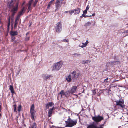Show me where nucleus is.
<instances>
[{
    "mask_svg": "<svg viewBox=\"0 0 128 128\" xmlns=\"http://www.w3.org/2000/svg\"><path fill=\"white\" fill-rule=\"evenodd\" d=\"M67 120L65 121L66 123V127H72L76 125L77 123V120H72L69 116Z\"/></svg>",
    "mask_w": 128,
    "mask_h": 128,
    "instance_id": "nucleus-1",
    "label": "nucleus"
},
{
    "mask_svg": "<svg viewBox=\"0 0 128 128\" xmlns=\"http://www.w3.org/2000/svg\"><path fill=\"white\" fill-rule=\"evenodd\" d=\"M63 64L62 62H59L54 64L53 66L52 67V70H53L58 71L61 68Z\"/></svg>",
    "mask_w": 128,
    "mask_h": 128,
    "instance_id": "nucleus-2",
    "label": "nucleus"
},
{
    "mask_svg": "<svg viewBox=\"0 0 128 128\" xmlns=\"http://www.w3.org/2000/svg\"><path fill=\"white\" fill-rule=\"evenodd\" d=\"M70 74L71 75L72 80L74 82L76 81L78 76H80V72L78 73L75 70L72 72Z\"/></svg>",
    "mask_w": 128,
    "mask_h": 128,
    "instance_id": "nucleus-3",
    "label": "nucleus"
},
{
    "mask_svg": "<svg viewBox=\"0 0 128 128\" xmlns=\"http://www.w3.org/2000/svg\"><path fill=\"white\" fill-rule=\"evenodd\" d=\"M18 8V3L16 2L15 4V6H13L11 9L10 12H12V17H14L15 14L17 12Z\"/></svg>",
    "mask_w": 128,
    "mask_h": 128,
    "instance_id": "nucleus-4",
    "label": "nucleus"
},
{
    "mask_svg": "<svg viewBox=\"0 0 128 128\" xmlns=\"http://www.w3.org/2000/svg\"><path fill=\"white\" fill-rule=\"evenodd\" d=\"M116 105L117 106L121 107L122 108H125V105L124 104V100L122 99V98H120L119 100L116 101Z\"/></svg>",
    "mask_w": 128,
    "mask_h": 128,
    "instance_id": "nucleus-5",
    "label": "nucleus"
},
{
    "mask_svg": "<svg viewBox=\"0 0 128 128\" xmlns=\"http://www.w3.org/2000/svg\"><path fill=\"white\" fill-rule=\"evenodd\" d=\"M54 28L56 32L60 33L62 30V24L61 22H58L55 26Z\"/></svg>",
    "mask_w": 128,
    "mask_h": 128,
    "instance_id": "nucleus-6",
    "label": "nucleus"
},
{
    "mask_svg": "<svg viewBox=\"0 0 128 128\" xmlns=\"http://www.w3.org/2000/svg\"><path fill=\"white\" fill-rule=\"evenodd\" d=\"M92 120L96 122H100L101 120L104 119L103 118L99 115L97 116H93L92 117Z\"/></svg>",
    "mask_w": 128,
    "mask_h": 128,
    "instance_id": "nucleus-7",
    "label": "nucleus"
},
{
    "mask_svg": "<svg viewBox=\"0 0 128 128\" xmlns=\"http://www.w3.org/2000/svg\"><path fill=\"white\" fill-rule=\"evenodd\" d=\"M78 86H73L71 88L70 90V93L71 94H72L76 92V90Z\"/></svg>",
    "mask_w": 128,
    "mask_h": 128,
    "instance_id": "nucleus-8",
    "label": "nucleus"
},
{
    "mask_svg": "<svg viewBox=\"0 0 128 128\" xmlns=\"http://www.w3.org/2000/svg\"><path fill=\"white\" fill-rule=\"evenodd\" d=\"M52 76L51 75L46 74H43L42 75V77L44 79L47 80L48 79H50V78L52 77Z\"/></svg>",
    "mask_w": 128,
    "mask_h": 128,
    "instance_id": "nucleus-9",
    "label": "nucleus"
},
{
    "mask_svg": "<svg viewBox=\"0 0 128 128\" xmlns=\"http://www.w3.org/2000/svg\"><path fill=\"white\" fill-rule=\"evenodd\" d=\"M62 4H65V2H64L62 3V2H61L60 3L56 4V10H58L59 8L61 7V5Z\"/></svg>",
    "mask_w": 128,
    "mask_h": 128,
    "instance_id": "nucleus-10",
    "label": "nucleus"
},
{
    "mask_svg": "<svg viewBox=\"0 0 128 128\" xmlns=\"http://www.w3.org/2000/svg\"><path fill=\"white\" fill-rule=\"evenodd\" d=\"M36 111L34 112H30V117L31 118L32 120H35L34 117H36V115L35 114Z\"/></svg>",
    "mask_w": 128,
    "mask_h": 128,
    "instance_id": "nucleus-11",
    "label": "nucleus"
},
{
    "mask_svg": "<svg viewBox=\"0 0 128 128\" xmlns=\"http://www.w3.org/2000/svg\"><path fill=\"white\" fill-rule=\"evenodd\" d=\"M25 11V10L24 9V7L18 13V14L20 16L23 14Z\"/></svg>",
    "mask_w": 128,
    "mask_h": 128,
    "instance_id": "nucleus-12",
    "label": "nucleus"
},
{
    "mask_svg": "<svg viewBox=\"0 0 128 128\" xmlns=\"http://www.w3.org/2000/svg\"><path fill=\"white\" fill-rule=\"evenodd\" d=\"M54 107L52 108H50V110H49L48 114V117H50L51 116L52 114V111Z\"/></svg>",
    "mask_w": 128,
    "mask_h": 128,
    "instance_id": "nucleus-13",
    "label": "nucleus"
},
{
    "mask_svg": "<svg viewBox=\"0 0 128 128\" xmlns=\"http://www.w3.org/2000/svg\"><path fill=\"white\" fill-rule=\"evenodd\" d=\"M54 105L53 102H49L48 103L46 104V108H48L49 106H52V105Z\"/></svg>",
    "mask_w": 128,
    "mask_h": 128,
    "instance_id": "nucleus-14",
    "label": "nucleus"
},
{
    "mask_svg": "<svg viewBox=\"0 0 128 128\" xmlns=\"http://www.w3.org/2000/svg\"><path fill=\"white\" fill-rule=\"evenodd\" d=\"M72 80L71 75L70 74L66 78V80L68 82H71Z\"/></svg>",
    "mask_w": 128,
    "mask_h": 128,
    "instance_id": "nucleus-15",
    "label": "nucleus"
},
{
    "mask_svg": "<svg viewBox=\"0 0 128 128\" xmlns=\"http://www.w3.org/2000/svg\"><path fill=\"white\" fill-rule=\"evenodd\" d=\"M80 10V8H77L76 9H74V14H79Z\"/></svg>",
    "mask_w": 128,
    "mask_h": 128,
    "instance_id": "nucleus-16",
    "label": "nucleus"
},
{
    "mask_svg": "<svg viewBox=\"0 0 128 128\" xmlns=\"http://www.w3.org/2000/svg\"><path fill=\"white\" fill-rule=\"evenodd\" d=\"M14 2V0H12L10 2V3L8 5V8H11V7L13 6L14 4L13 2Z\"/></svg>",
    "mask_w": 128,
    "mask_h": 128,
    "instance_id": "nucleus-17",
    "label": "nucleus"
},
{
    "mask_svg": "<svg viewBox=\"0 0 128 128\" xmlns=\"http://www.w3.org/2000/svg\"><path fill=\"white\" fill-rule=\"evenodd\" d=\"M70 92L69 91H67L64 92V95L66 97H68L70 96Z\"/></svg>",
    "mask_w": 128,
    "mask_h": 128,
    "instance_id": "nucleus-18",
    "label": "nucleus"
},
{
    "mask_svg": "<svg viewBox=\"0 0 128 128\" xmlns=\"http://www.w3.org/2000/svg\"><path fill=\"white\" fill-rule=\"evenodd\" d=\"M9 89L10 90L11 93L12 94L15 93L14 89L13 88V86H12L11 85H10V86Z\"/></svg>",
    "mask_w": 128,
    "mask_h": 128,
    "instance_id": "nucleus-19",
    "label": "nucleus"
},
{
    "mask_svg": "<svg viewBox=\"0 0 128 128\" xmlns=\"http://www.w3.org/2000/svg\"><path fill=\"white\" fill-rule=\"evenodd\" d=\"M10 34L12 36H16L18 34V32L17 31H11L10 32Z\"/></svg>",
    "mask_w": 128,
    "mask_h": 128,
    "instance_id": "nucleus-20",
    "label": "nucleus"
},
{
    "mask_svg": "<svg viewBox=\"0 0 128 128\" xmlns=\"http://www.w3.org/2000/svg\"><path fill=\"white\" fill-rule=\"evenodd\" d=\"M37 124L36 123L34 122L30 126L29 128H36Z\"/></svg>",
    "mask_w": 128,
    "mask_h": 128,
    "instance_id": "nucleus-21",
    "label": "nucleus"
},
{
    "mask_svg": "<svg viewBox=\"0 0 128 128\" xmlns=\"http://www.w3.org/2000/svg\"><path fill=\"white\" fill-rule=\"evenodd\" d=\"M88 43V41L87 40L86 41V42H85V43H82V44H83V45L80 46L82 48H83L84 47H85L87 44Z\"/></svg>",
    "mask_w": 128,
    "mask_h": 128,
    "instance_id": "nucleus-22",
    "label": "nucleus"
},
{
    "mask_svg": "<svg viewBox=\"0 0 128 128\" xmlns=\"http://www.w3.org/2000/svg\"><path fill=\"white\" fill-rule=\"evenodd\" d=\"M91 61L90 60H82V63L83 64H87L88 63H90Z\"/></svg>",
    "mask_w": 128,
    "mask_h": 128,
    "instance_id": "nucleus-23",
    "label": "nucleus"
},
{
    "mask_svg": "<svg viewBox=\"0 0 128 128\" xmlns=\"http://www.w3.org/2000/svg\"><path fill=\"white\" fill-rule=\"evenodd\" d=\"M92 126L90 127V128H104L102 126H100L99 127H97L96 126L93 124H92Z\"/></svg>",
    "mask_w": 128,
    "mask_h": 128,
    "instance_id": "nucleus-24",
    "label": "nucleus"
},
{
    "mask_svg": "<svg viewBox=\"0 0 128 128\" xmlns=\"http://www.w3.org/2000/svg\"><path fill=\"white\" fill-rule=\"evenodd\" d=\"M34 104H32L31 106V108H30V112H34L36 111L35 110H34Z\"/></svg>",
    "mask_w": 128,
    "mask_h": 128,
    "instance_id": "nucleus-25",
    "label": "nucleus"
},
{
    "mask_svg": "<svg viewBox=\"0 0 128 128\" xmlns=\"http://www.w3.org/2000/svg\"><path fill=\"white\" fill-rule=\"evenodd\" d=\"M64 90H62L58 94V95H61V96L62 98V96L63 95H64Z\"/></svg>",
    "mask_w": 128,
    "mask_h": 128,
    "instance_id": "nucleus-26",
    "label": "nucleus"
},
{
    "mask_svg": "<svg viewBox=\"0 0 128 128\" xmlns=\"http://www.w3.org/2000/svg\"><path fill=\"white\" fill-rule=\"evenodd\" d=\"M54 0H52L51 1H50V2H49V3L48 5V7H47L48 8H49L50 7L51 5L52 4L53 2L54 1Z\"/></svg>",
    "mask_w": 128,
    "mask_h": 128,
    "instance_id": "nucleus-27",
    "label": "nucleus"
},
{
    "mask_svg": "<svg viewBox=\"0 0 128 128\" xmlns=\"http://www.w3.org/2000/svg\"><path fill=\"white\" fill-rule=\"evenodd\" d=\"M38 0H35L33 4V6L34 7L37 4Z\"/></svg>",
    "mask_w": 128,
    "mask_h": 128,
    "instance_id": "nucleus-28",
    "label": "nucleus"
},
{
    "mask_svg": "<svg viewBox=\"0 0 128 128\" xmlns=\"http://www.w3.org/2000/svg\"><path fill=\"white\" fill-rule=\"evenodd\" d=\"M91 24V23L90 22H88L87 23L85 24V26L86 27L90 26Z\"/></svg>",
    "mask_w": 128,
    "mask_h": 128,
    "instance_id": "nucleus-29",
    "label": "nucleus"
},
{
    "mask_svg": "<svg viewBox=\"0 0 128 128\" xmlns=\"http://www.w3.org/2000/svg\"><path fill=\"white\" fill-rule=\"evenodd\" d=\"M62 41L64 42H68L69 40L68 39H64L62 40Z\"/></svg>",
    "mask_w": 128,
    "mask_h": 128,
    "instance_id": "nucleus-30",
    "label": "nucleus"
},
{
    "mask_svg": "<svg viewBox=\"0 0 128 128\" xmlns=\"http://www.w3.org/2000/svg\"><path fill=\"white\" fill-rule=\"evenodd\" d=\"M18 22L15 21L14 26V28H16L17 27V24H18Z\"/></svg>",
    "mask_w": 128,
    "mask_h": 128,
    "instance_id": "nucleus-31",
    "label": "nucleus"
},
{
    "mask_svg": "<svg viewBox=\"0 0 128 128\" xmlns=\"http://www.w3.org/2000/svg\"><path fill=\"white\" fill-rule=\"evenodd\" d=\"M13 107L14 108V111L15 112H16V104H14L13 106Z\"/></svg>",
    "mask_w": 128,
    "mask_h": 128,
    "instance_id": "nucleus-32",
    "label": "nucleus"
},
{
    "mask_svg": "<svg viewBox=\"0 0 128 128\" xmlns=\"http://www.w3.org/2000/svg\"><path fill=\"white\" fill-rule=\"evenodd\" d=\"M87 16V15H84V14H82V16H80V17L81 18H82V17H84V18H87V17H89L90 16Z\"/></svg>",
    "mask_w": 128,
    "mask_h": 128,
    "instance_id": "nucleus-33",
    "label": "nucleus"
},
{
    "mask_svg": "<svg viewBox=\"0 0 128 128\" xmlns=\"http://www.w3.org/2000/svg\"><path fill=\"white\" fill-rule=\"evenodd\" d=\"M33 0H30L28 2V6H31L32 3L33 2Z\"/></svg>",
    "mask_w": 128,
    "mask_h": 128,
    "instance_id": "nucleus-34",
    "label": "nucleus"
},
{
    "mask_svg": "<svg viewBox=\"0 0 128 128\" xmlns=\"http://www.w3.org/2000/svg\"><path fill=\"white\" fill-rule=\"evenodd\" d=\"M22 106L21 105H19L18 107V110L19 112H20L21 110Z\"/></svg>",
    "mask_w": 128,
    "mask_h": 128,
    "instance_id": "nucleus-35",
    "label": "nucleus"
},
{
    "mask_svg": "<svg viewBox=\"0 0 128 128\" xmlns=\"http://www.w3.org/2000/svg\"><path fill=\"white\" fill-rule=\"evenodd\" d=\"M20 16L18 15H18L15 19V21L18 22V21L19 19V18L20 17Z\"/></svg>",
    "mask_w": 128,
    "mask_h": 128,
    "instance_id": "nucleus-36",
    "label": "nucleus"
},
{
    "mask_svg": "<svg viewBox=\"0 0 128 128\" xmlns=\"http://www.w3.org/2000/svg\"><path fill=\"white\" fill-rule=\"evenodd\" d=\"M74 12V10L69 11V12L70 14L71 15H72V14Z\"/></svg>",
    "mask_w": 128,
    "mask_h": 128,
    "instance_id": "nucleus-37",
    "label": "nucleus"
},
{
    "mask_svg": "<svg viewBox=\"0 0 128 128\" xmlns=\"http://www.w3.org/2000/svg\"><path fill=\"white\" fill-rule=\"evenodd\" d=\"M10 23L8 22L7 26V30L8 31L10 29Z\"/></svg>",
    "mask_w": 128,
    "mask_h": 128,
    "instance_id": "nucleus-38",
    "label": "nucleus"
},
{
    "mask_svg": "<svg viewBox=\"0 0 128 128\" xmlns=\"http://www.w3.org/2000/svg\"><path fill=\"white\" fill-rule=\"evenodd\" d=\"M32 10L31 8V6H28V12L30 10Z\"/></svg>",
    "mask_w": 128,
    "mask_h": 128,
    "instance_id": "nucleus-39",
    "label": "nucleus"
},
{
    "mask_svg": "<svg viewBox=\"0 0 128 128\" xmlns=\"http://www.w3.org/2000/svg\"><path fill=\"white\" fill-rule=\"evenodd\" d=\"M92 94L94 95H95L96 94V90L94 89L92 90Z\"/></svg>",
    "mask_w": 128,
    "mask_h": 128,
    "instance_id": "nucleus-40",
    "label": "nucleus"
},
{
    "mask_svg": "<svg viewBox=\"0 0 128 128\" xmlns=\"http://www.w3.org/2000/svg\"><path fill=\"white\" fill-rule=\"evenodd\" d=\"M62 0H61L60 1V0H56V4L60 3L61 2H62Z\"/></svg>",
    "mask_w": 128,
    "mask_h": 128,
    "instance_id": "nucleus-41",
    "label": "nucleus"
},
{
    "mask_svg": "<svg viewBox=\"0 0 128 128\" xmlns=\"http://www.w3.org/2000/svg\"><path fill=\"white\" fill-rule=\"evenodd\" d=\"M113 62L114 64H116V63H117V64H120V62L119 61H114V62Z\"/></svg>",
    "mask_w": 128,
    "mask_h": 128,
    "instance_id": "nucleus-42",
    "label": "nucleus"
},
{
    "mask_svg": "<svg viewBox=\"0 0 128 128\" xmlns=\"http://www.w3.org/2000/svg\"><path fill=\"white\" fill-rule=\"evenodd\" d=\"M15 38L14 37H12V42H13L15 40Z\"/></svg>",
    "mask_w": 128,
    "mask_h": 128,
    "instance_id": "nucleus-43",
    "label": "nucleus"
},
{
    "mask_svg": "<svg viewBox=\"0 0 128 128\" xmlns=\"http://www.w3.org/2000/svg\"><path fill=\"white\" fill-rule=\"evenodd\" d=\"M2 110V106L1 105H0V118H1L2 117V115L1 114V112Z\"/></svg>",
    "mask_w": 128,
    "mask_h": 128,
    "instance_id": "nucleus-44",
    "label": "nucleus"
},
{
    "mask_svg": "<svg viewBox=\"0 0 128 128\" xmlns=\"http://www.w3.org/2000/svg\"><path fill=\"white\" fill-rule=\"evenodd\" d=\"M87 10H85L83 12V14H86L87 13Z\"/></svg>",
    "mask_w": 128,
    "mask_h": 128,
    "instance_id": "nucleus-45",
    "label": "nucleus"
},
{
    "mask_svg": "<svg viewBox=\"0 0 128 128\" xmlns=\"http://www.w3.org/2000/svg\"><path fill=\"white\" fill-rule=\"evenodd\" d=\"M30 38V37H26L25 38V40L26 41H28L29 40Z\"/></svg>",
    "mask_w": 128,
    "mask_h": 128,
    "instance_id": "nucleus-46",
    "label": "nucleus"
},
{
    "mask_svg": "<svg viewBox=\"0 0 128 128\" xmlns=\"http://www.w3.org/2000/svg\"><path fill=\"white\" fill-rule=\"evenodd\" d=\"M89 8H90L89 5H87V7H86V10H88L89 9Z\"/></svg>",
    "mask_w": 128,
    "mask_h": 128,
    "instance_id": "nucleus-47",
    "label": "nucleus"
},
{
    "mask_svg": "<svg viewBox=\"0 0 128 128\" xmlns=\"http://www.w3.org/2000/svg\"><path fill=\"white\" fill-rule=\"evenodd\" d=\"M21 70V69H20V70H18V72L16 74V76H17L18 74L20 72Z\"/></svg>",
    "mask_w": 128,
    "mask_h": 128,
    "instance_id": "nucleus-48",
    "label": "nucleus"
},
{
    "mask_svg": "<svg viewBox=\"0 0 128 128\" xmlns=\"http://www.w3.org/2000/svg\"><path fill=\"white\" fill-rule=\"evenodd\" d=\"M108 79V78H107L106 79H105L104 80V82H108L107 80Z\"/></svg>",
    "mask_w": 128,
    "mask_h": 128,
    "instance_id": "nucleus-49",
    "label": "nucleus"
},
{
    "mask_svg": "<svg viewBox=\"0 0 128 128\" xmlns=\"http://www.w3.org/2000/svg\"><path fill=\"white\" fill-rule=\"evenodd\" d=\"M92 126V124L88 126L87 127V128H90V126Z\"/></svg>",
    "mask_w": 128,
    "mask_h": 128,
    "instance_id": "nucleus-50",
    "label": "nucleus"
},
{
    "mask_svg": "<svg viewBox=\"0 0 128 128\" xmlns=\"http://www.w3.org/2000/svg\"><path fill=\"white\" fill-rule=\"evenodd\" d=\"M13 24H11V30H12L13 29Z\"/></svg>",
    "mask_w": 128,
    "mask_h": 128,
    "instance_id": "nucleus-51",
    "label": "nucleus"
},
{
    "mask_svg": "<svg viewBox=\"0 0 128 128\" xmlns=\"http://www.w3.org/2000/svg\"><path fill=\"white\" fill-rule=\"evenodd\" d=\"M74 55H76V56H80V54H78L77 53L74 54Z\"/></svg>",
    "mask_w": 128,
    "mask_h": 128,
    "instance_id": "nucleus-52",
    "label": "nucleus"
},
{
    "mask_svg": "<svg viewBox=\"0 0 128 128\" xmlns=\"http://www.w3.org/2000/svg\"><path fill=\"white\" fill-rule=\"evenodd\" d=\"M124 33H128V30H127L125 31Z\"/></svg>",
    "mask_w": 128,
    "mask_h": 128,
    "instance_id": "nucleus-53",
    "label": "nucleus"
},
{
    "mask_svg": "<svg viewBox=\"0 0 128 128\" xmlns=\"http://www.w3.org/2000/svg\"><path fill=\"white\" fill-rule=\"evenodd\" d=\"M68 12H69V11H65L64 13H67Z\"/></svg>",
    "mask_w": 128,
    "mask_h": 128,
    "instance_id": "nucleus-54",
    "label": "nucleus"
},
{
    "mask_svg": "<svg viewBox=\"0 0 128 128\" xmlns=\"http://www.w3.org/2000/svg\"><path fill=\"white\" fill-rule=\"evenodd\" d=\"M8 22H9L10 23V18H8Z\"/></svg>",
    "mask_w": 128,
    "mask_h": 128,
    "instance_id": "nucleus-55",
    "label": "nucleus"
},
{
    "mask_svg": "<svg viewBox=\"0 0 128 128\" xmlns=\"http://www.w3.org/2000/svg\"><path fill=\"white\" fill-rule=\"evenodd\" d=\"M29 34V32H27V33H26V36H27L28 34Z\"/></svg>",
    "mask_w": 128,
    "mask_h": 128,
    "instance_id": "nucleus-56",
    "label": "nucleus"
},
{
    "mask_svg": "<svg viewBox=\"0 0 128 128\" xmlns=\"http://www.w3.org/2000/svg\"><path fill=\"white\" fill-rule=\"evenodd\" d=\"M95 15V14H92V16H94Z\"/></svg>",
    "mask_w": 128,
    "mask_h": 128,
    "instance_id": "nucleus-57",
    "label": "nucleus"
},
{
    "mask_svg": "<svg viewBox=\"0 0 128 128\" xmlns=\"http://www.w3.org/2000/svg\"><path fill=\"white\" fill-rule=\"evenodd\" d=\"M1 20L0 18V24L1 22Z\"/></svg>",
    "mask_w": 128,
    "mask_h": 128,
    "instance_id": "nucleus-58",
    "label": "nucleus"
},
{
    "mask_svg": "<svg viewBox=\"0 0 128 128\" xmlns=\"http://www.w3.org/2000/svg\"><path fill=\"white\" fill-rule=\"evenodd\" d=\"M15 42H16V41H15Z\"/></svg>",
    "mask_w": 128,
    "mask_h": 128,
    "instance_id": "nucleus-59",
    "label": "nucleus"
},
{
    "mask_svg": "<svg viewBox=\"0 0 128 128\" xmlns=\"http://www.w3.org/2000/svg\"><path fill=\"white\" fill-rule=\"evenodd\" d=\"M127 59H128V57L127 58Z\"/></svg>",
    "mask_w": 128,
    "mask_h": 128,
    "instance_id": "nucleus-60",
    "label": "nucleus"
},
{
    "mask_svg": "<svg viewBox=\"0 0 128 128\" xmlns=\"http://www.w3.org/2000/svg\"><path fill=\"white\" fill-rule=\"evenodd\" d=\"M86 1H87L88 0H86Z\"/></svg>",
    "mask_w": 128,
    "mask_h": 128,
    "instance_id": "nucleus-61",
    "label": "nucleus"
}]
</instances>
